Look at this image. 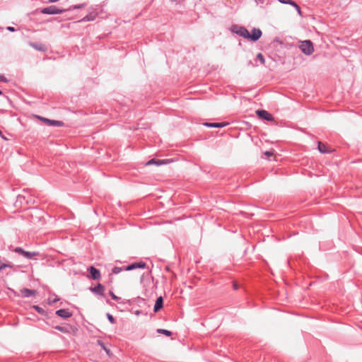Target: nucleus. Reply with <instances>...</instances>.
Returning a JSON list of instances; mask_svg holds the SVG:
<instances>
[{
    "instance_id": "obj_5",
    "label": "nucleus",
    "mask_w": 362,
    "mask_h": 362,
    "mask_svg": "<svg viewBox=\"0 0 362 362\" xmlns=\"http://www.w3.org/2000/svg\"><path fill=\"white\" fill-rule=\"evenodd\" d=\"M262 31L257 28H253L252 30L251 34L249 33V37L247 39H250L252 41H256L259 40L262 36Z\"/></svg>"
},
{
    "instance_id": "obj_33",
    "label": "nucleus",
    "mask_w": 362,
    "mask_h": 362,
    "mask_svg": "<svg viewBox=\"0 0 362 362\" xmlns=\"http://www.w3.org/2000/svg\"><path fill=\"white\" fill-rule=\"evenodd\" d=\"M83 7V5H77V6H73V8H82Z\"/></svg>"
},
{
    "instance_id": "obj_13",
    "label": "nucleus",
    "mask_w": 362,
    "mask_h": 362,
    "mask_svg": "<svg viewBox=\"0 0 362 362\" xmlns=\"http://www.w3.org/2000/svg\"><path fill=\"white\" fill-rule=\"evenodd\" d=\"M21 293L23 296L29 297L31 296H35L37 292L34 290H30L28 288H23L21 290Z\"/></svg>"
},
{
    "instance_id": "obj_21",
    "label": "nucleus",
    "mask_w": 362,
    "mask_h": 362,
    "mask_svg": "<svg viewBox=\"0 0 362 362\" xmlns=\"http://www.w3.org/2000/svg\"><path fill=\"white\" fill-rule=\"evenodd\" d=\"M279 1L281 4H289L291 6H293V4H294V3H295L292 0H279Z\"/></svg>"
},
{
    "instance_id": "obj_29",
    "label": "nucleus",
    "mask_w": 362,
    "mask_h": 362,
    "mask_svg": "<svg viewBox=\"0 0 362 362\" xmlns=\"http://www.w3.org/2000/svg\"><path fill=\"white\" fill-rule=\"evenodd\" d=\"M257 4H263L266 1V0H255Z\"/></svg>"
},
{
    "instance_id": "obj_30",
    "label": "nucleus",
    "mask_w": 362,
    "mask_h": 362,
    "mask_svg": "<svg viewBox=\"0 0 362 362\" xmlns=\"http://www.w3.org/2000/svg\"><path fill=\"white\" fill-rule=\"evenodd\" d=\"M110 296H112V298L115 300H117L118 299V297L116 296L113 293H110Z\"/></svg>"
},
{
    "instance_id": "obj_16",
    "label": "nucleus",
    "mask_w": 362,
    "mask_h": 362,
    "mask_svg": "<svg viewBox=\"0 0 362 362\" xmlns=\"http://www.w3.org/2000/svg\"><path fill=\"white\" fill-rule=\"evenodd\" d=\"M29 45H30V46H31L32 47L35 48L37 50L42 51V52H45L46 50L45 45L42 43L35 44V43L31 42Z\"/></svg>"
},
{
    "instance_id": "obj_37",
    "label": "nucleus",
    "mask_w": 362,
    "mask_h": 362,
    "mask_svg": "<svg viewBox=\"0 0 362 362\" xmlns=\"http://www.w3.org/2000/svg\"><path fill=\"white\" fill-rule=\"evenodd\" d=\"M234 288H235V289H237V288H238V286H237V284H234Z\"/></svg>"
},
{
    "instance_id": "obj_4",
    "label": "nucleus",
    "mask_w": 362,
    "mask_h": 362,
    "mask_svg": "<svg viewBox=\"0 0 362 362\" xmlns=\"http://www.w3.org/2000/svg\"><path fill=\"white\" fill-rule=\"evenodd\" d=\"M14 251L17 253L23 255L25 257L28 259H33L34 257L38 255V252L25 251L21 247H16Z\"/></svg>"
},
{
    "instance_id": "obj_8",
    "label": "nucleus",
    "mask_w": 362,
    "mask_h": 362,
    "mask_svg": "<svg viewBox=\"0 0 362 362\" xmlns=\"http://www.w3.org/2000/svg\"><path fill=\"white\" fill-rule=\"evenodd\" d=\"M89 271H90V275H91V278L93 279H99L100 278V271L98 269H97L96 268H95L94 267H90L89 268Z\"/></svg>"
},
{
    "instance_id": "obj_32",
    "label": "nucleus",
    "mask_w": 362,
    "mask_h": 362,
    "mask_svg": "<svg viewBox=\"0 0 362 362\" xmlns=\"http://www.w3.org/2000/svg\"><path fill=\"white\" fill-rule=\"evenodd\" d=\"M98 344L100 346H101V347H103V349H104V347H105V345H104V344H103L101 341H98Z\"/></svg>"
},
{
    "instance_id": "obj_2",
    "label": "nucleus",
    "mask_w": 362,
    "mask_h": 362,
    "mask_svg": "<svg viewBox=\"0 0 362 362\" xmlns=\"http://www.w3.org/2000/svg\"><path fill=\"white\" fill-rule=\"evenodd\" d=\"M65 9L58 8L55 6H51L43 8L41 12L45 14H59L65 11Z\"/></svg>"
},
{
    "instance_id": "obj_24",
    "label": "nucleus",
    "mask_w": 362,
    "mask_h": 362,
    "mask_svg": "<svg viewBox=\"0 0 362 362\" xmlns=\"http://www.w3.org/2000/svg\"><path fill=\"white\" fill-rule=\"evenodd\" d=\"M257 59L260 61V62L264 64L265 63V60H264V56L261 54V53H259L257 56Z\"/></svg>"
},
{
    "instance_id": "obj_25",
    "label": "nucleus",
    "mask_w": 362,
    "mask_h": 362,
    "mask_svg": "<svg viewBox=\"0 0 362 362\" xmlns=\"http://www.w3.org/2000/svg\"><path fill=\"white\" fill-rule=\"evenodd\" d=\"M33 308H34L36 311H37L39 313H41V314L44 313V310H43L42 308H40V307H39V306H37V305H34V306H33Z\"/></svg>"
},
{
    "instance_id": "obj_17",
    "label": "nucleus",
    "mask_w": 362,
    "mask_h": 362,
    "mask_svg": "<svg viewBox=\"0 0 362 362\" xmlns=\"http://www.w3.org/2000/svg\"><path fill=\"white\" fill-rule=\"evenodd\" d=\"M93 291L94 293H98L101 295H103L104 287H103V286H102L101 284H99L97 286H95L94 288H93Z\"/></svg>"
},
{
    "instance_id": "obj_23",
    "label": "nucleus",
    "mask_w": 362,
    "mask_h": 362,
    "mask_svg": "<svg viewBox=\"0 0 362 362\" xmlns=\"http://www.w3.org/2000/svg\"><path fill=\"white\" fill-rule=\"evenodd\" d=\"M55 329L60 332H64V333L68 332V329L64 327L56 326Z\"/></svg>"
},
{
    "instance_id": "obj_9",
    "label": "nucleus",
    "mask_w": 362,
    "mask_h": 362,
    "mask_svg": "<svg viewBox=\"0 0 362 362\" xmlns=\"http://www.w3.org/2000/svg\"><path fill=\"white\" fill-rule=\"evenodd\" d=\"M146 264L144 262L134 263L125 267L126 271L132 270L136 268H145Z\"/></svg>"
},
{
    "instance_id": "obj_3",
    "label": "nucleus",
    "mask_w": 362,
    "mask_h": 362,
    "mask_svg": "<svg viewBox=\"0 0 362 362\" xmlns=\"http://www.w3.org/2000/svg\"><path fill=\"white\" fill-rule=\"evenodd\" d=\"M256 114L258 115V117L262 119H265L267 121H273L274 117L272 114L268 112L266 110H258L256 111Z\"/></svg>"
},
{
    "instance_id": "obj_22",
    "label": "nucleus",
    "mask_w": 362,
    "mask_h": 362,
    "mask_svg": "<svg viewBox=\"0 0 362 362\" xmlns=\"http://www.w3.org/2000/svg\"><path fill=\"white\" fill-rule=\"evenodd\" d=\"M293 6L296 8L298 15L301 16L303 15L300 6L295 2L294 4H293Z\"/></svg>"
},
{
    "instance_id": "obj_12",
    "label": "nucleus",
    "mask_w": 362,
    "mask_h": 362,
    "mask_svg": "<svg viewBox=\"0 0 362 362\" xmlns=\"http://www.w3.org/2000/svg\"><path fill=\"white\" fill-rule=\"evenodd\" d=\"M235 33L245 38H247L249 37V31L243 27L238 28L237 30H235Z\"/></svg>"
},
{
    "instance_id": "obj_15",
    "label": "nucleus",
    "mask_w": 362,
    "mask_h": 362,
    "mask_svg": "<svg viewBox=\"0 0 362 362\" xmlns=\"http://www.w3.org/2000/svg\"><path fill=\"white\" fill-rule=\"evenodd\" d=\"M163 298L161 296L158 298L156 301L155 306H154V311L158 312V310H160L163 307Z\"/></svg>"
},
{
    "instance_id": "obj_34",
    "label": "nucleus",
    "mask_w": 362,
    "mask_h": 362,
    "mask_svg": "<svg viewBox=\"0 0 362 362\" xmlns=\"http://www.w3.org/2000/svg\"><path fill=\"white\" fill-rule=\"evenodd\" d=\"M104 350L106 351V353H107V354H109V355L110 354V350H109V349H106L105 347H104Z\"/></svg>"
},
{
    "instance_id": "obj_20",
    "label": "nucleus",
    "mask_w": 362,
    "mask_h": 362,
    "mask_svg": "<svg viewBox=\"0 0 362 362\" xmlns=\"http://www.w3.org/2000/svg\"><path fill=\"white\" fill-rule=\"evenodd\" d=\"M158 332L163 334H165L166 336H168V337L172 334L171 332H170L168 330H166V329H158Z\"/></svg>"
},
{
    "instance_id": "obj_28",
    "label": "nucleus",
    "mask_w": 362,
    "mask_h": 362,
    "mask_svg": "<svg viewBox=\"0 0 362 362\" xmlns=\"http://www.w3.org/2000/svg\"><path fill=\"white\" fill-rule=\"evenodd\" d=\"M107 317L108 320H110V322L111 323H114V322H115V319H114V317H112V315H110V314H107Z\"/></svg>"
},
{
    "instance_id": "obj_26",
    "label": "nucleus",
    "mask_w": 362,
    "mask_h": 362,
    "mask_svg": "<svg viewBox=\"0 0 362 362\" xmlns=\"http://www.w3.org/2000/svg\"><path fill=\"white\" fill-rule=\"evenodd\" d=\"M264 154L267 156L268 158L269 157H271V156H274V151H265L264 153Z\"/></svg>"
},
{
    "instance_id": "obj_7",
    "label": "nucleus",
    "mask_w": 362,
    "mask_h": 362,
    "mask_svg": "<svg viewBox=\"0 0 362 362\" xmlns=\"http://www.w3.org/2000/svg\"><path fill=\"white\" fill-rule=\"evenodd\" d=\"M170 163V160H168V159H165V160L151 159V160H148L146 163V165H162V164H167V163Z\"/></svg>"
},
{
    "instance_id": "obj_11",
    "label": "nucleus",
    "mask_w": 362,
    "mask_h": 362,
    "mask_svg": "<svg viewBox=\"0 0 362 362\" xmlns=\"http://www.w3.org/2000/svg\"><path fill=\"white\" fill-rule=\"evenodd\" d=\"M56 314L63 318H69L71 316V313H69L67 310L60 309L56 312Z\"/></svg>"
},
{
    "instance_id": "obj_27",
    "label": "nucleus",
    "mask_w": 362,
    "mask_h": 362,
    "mask_svg": "<svg viewBox=\"0 0 362 362\" xmlns=\"http://www.w3.org/2000/svg\"><path fill=\"white\" fill-rule=\"evenodd\" d=\"M122 268H120V267H114V268L112 269V272H113L114 274H119V272H122Z\"/></svg>"
},
{
    "instance_id": "obj_10",
    "label": "nucleus",
    "mask_w": 362,
    "mask_h": 362,
    "mask_svg": "<svg viewBox=\"0 0 362 362\" xmlns=\"http://www.w3.org/2000/svg\"><path fill=\"white\" fill-rule=\"evenodd\" d=\"M318 150L322 153H331L332 151L330 148L327 147L325 144H324L321 141L318 142Z\"/></svg>"
},
{
    "instance_id": "obj_36",
    "label": "nucleus",
    "mask_w": 362,
    "mask_h": 362,
    "mask_svg": "<svg viewBox=\"0 0 362 362\" xmlns=\"http://www.w3.org/2000/svg\"><path fill=\"white\" fill-rule=\"evenodd\" d=\"M58 0H49V2H55V1H57Z\"/></svg>"
},
{
    "instance_id": "obj_31",
    "label": "nucleus",
    "mask_w": 362,
    "mask_h": 362,
    "mask_svg": "<svg viewBox=\"0 0 362 362\" xmlns=\"http://www.w3.org/2000/svg\"><path fill=\"white\" fill-rule=\"evenodd\" d=\"M7 30H9V31H11V32H13L15 30L14 28L13 27H11V26H8L7 28Z\"/></svg>"
},
{
    "instance_id": "obj_19",
    "label": "nucleus",
    "mask_w": 362,
    "mask_h": 362,
    "mask_svg": "<svg viewBox=\"0 0 362 362\" xmlns=\"http://www.w3.org/2000/svg\"><path fill=\"white\" fill-rule=\"evenodd\" d=\"M12 267H13V264H11V263L1 264L0 265V272H1L3 271V269H4L6 268H12Z\"/></svg>"
},
{
    "instance_id": "obj_38",
    "label": "nucleus",
    "mask_w": 362,
    "mask_h": 362,
    "mask_svg": "<svg viewBox=\"0 0 362 362\" xmlns=\"http://www.w3.org/2000/svg\"><path fill=\"white\" fill-rule=\"evenodd\" d=\"M1 94H2V91H1V90H0V95H1Z\"/></svg>"
},
{
    "instance_id": "obj_14",
    "label": "nucleus",
    "mask_w": 362,
    "mask_h": 362,
    "mask_svg": "<svg viewBox=\"0 0 362 362\" xmlns=\"http://www.w3.org/2000/svg\"><path fill=\"white\" fill-rule=\"evenodd\" d=\"M228 123L227 122H218V123H204V125L209 127H224L228 125Z\"/></svg>"
},
{
    "instance_id": "obj_35",
    "label": "nucleus",
    "mask_w": 362,
    "mask_h": 362,
    "mask_svg": "<svg viewBox=\"0 0 362 362\" xmlns=\"http://www.w3.org/2000/svg\"><path fill=\"white\" fill-rule=\"evenodd\" d=\"M0 81H5L4 77L3 76H0Z\"/></svg>"
},
{
    "instance_id": "obj_6",
    "label": "nucleus",
    "mask_w": 362,
    "mask_h": 362,
    "mask_svg": "<svg viewBox=\"0 0 362 362\" xmlns=\"http://www.w3.org/2000/svg\"><path fill=\"white\" fill-rule=\"evenodd\" d=\"M39 119H41L42 121H43L45 123L49 124V125L57 126V127L63 126V122H61V121L51 120V119H47V118H44V117H39Z\"/></svg>"
},
{
    "instance_id": "obj_1",
    "label": "nucleus",
    "mask_w": 362,
    "mask_h": 362,
    "mask_svg": "<svg viewBox=\"0 0 362 362\" xmlns=\"http://www.w3.org/2000/svg\"><path fill=\"white\" fill-rule=\"evenodd\" d=\"M299 47L302 52L306 55H310L314 52V47L310 40H304L300 42Z\"/></svg>"
},
{
    "instance_id": "obj_18",
    "label": "nucleus",
    "mask_w": 362,
    "mask_h": 362,
    "mask_svg": "<svg viewBox=\"0 0 362 362\" xmlns=\"http://www.w3.org/2000/svg\"><path fill=\"white\" fill-rule=\"evenodd\" d=\"M96 14H90L88 16H86L85 18H83L82 21H93L95 18Z\"/></svg>"
}]
</instances>
